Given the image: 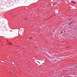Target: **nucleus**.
<instances>
[{"instance_id":"1","label":"nucleus","mask_w":77,"mask_h":77,"mask_svg":"<svg viewBox=\"0 0 77 77\" xmlns=\"http://www.w3.org/2000/svg\"><path fill=\"white\" fill-rule=\"evenodd\" d=\"M7 44L8 45H12V43L8 42L7 43Z\"/></svg>"},{"instance_id":"2","label":"nucleus","mask_w":77,"mask_h":77,"mask_svg":"<svg viewBox=\"0 0 77 77\" xmlns=\"http://www.w3.org/2000/svg\"><path fill=\"white\" fill-rule=\"evenodd\" d=\"M37 62V63L38 64H39L40 63V62H39V61H38Z\"/></svg>"},{"instance_id":"4","label":"nucleus","mask_w":77,"mask_h":77,"mask_svg":"<svg viewBox=\"0 0 77 77\" xmlns=\"http://www.w3.org/2000/svg\"><path fill=\"white\" fill-rule=\"evenodd\" d=\"M29 39H32V37L30 38Z\"/></svg>"},{"instance_id":"3","label":"nucleus","mask_w":77,"mask_h":77,"mask_svg":"<svg viewBox=\"0 0 77 77\" xmlns=\"http://www.w3.org/2000/svg\"><path fill=\"white\" fill-rule=\"evenodd\" d=\"M71 2H72V3H75V2L74 1H72Z\"/></svg>"},{"instance_id":"6","label":"nucleus","mask_w":77,"mask_h":77,"mask_svg":"<svg viewBox=\"0 0 77 77\" xmlns=\"http://www.w3.org/2000/svg\"><path fill=\"white\" fill-rule=\"evenodd\" d=\"M0 41H1L0 40Z\"/></svg>"},{"instance_id":"5","label":"nucleus","mask_w":77,"mask_h":77,"mask_svg":"<svg viewBox=\"0 0 77 77\" xmlns=\"http://www.w3.org/2000/svg\"><path fill=\"white\" fill-rule=\"evenodd\" d=\"M7 41L8 42V40H7Z\"/></svg>"}]
</instances>
